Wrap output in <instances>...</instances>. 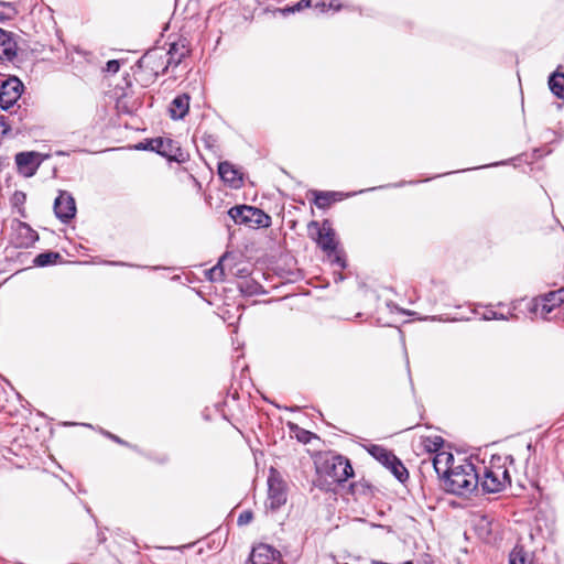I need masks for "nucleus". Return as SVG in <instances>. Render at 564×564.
Segmentation results:
<instances>
[{"mask_svg": "<svg viewBox=\"0 0 564 564\" xmlns=\"http://www.w3.org/2000/svg\"><path fill=\"white\" fill-rule=\"evenodd\" d=\"M318 478L315 486L324 491H330L335 485L345 482L354 476V469L348 458L337 454L324 455L316 466Z\"/></svg>", "mask_w": 564, "mask_h": 564, "instance_id": "1", "label": "nucleus"}, {"mask_svg": "<svg viewBox=\"0 0 564 564\" xmlns=\"http://www.w3.org/2000/svg\"><path fill=\"white\" fill-rule=\"evenodd\" d=\"M443 481L447 492L456 496H467L478 488L479 474L471 463L465 462L453 467Z\"/></svg>", "mask_w": 564, "mask_h": 564, "instance_id": "2", "label": "nucleus"}, {"mask_svg": "<svg viewBox=\"0 0 564 564\" xmlns=\"http://www.w3.org/2000/svg\"><path fill=\"white\" fill-rule=\"evenodd\" d=\"M479 485L486 494H497L511 485V477L501 458H492L489 467H484L482 477L479 476Z\"/></svg>", "mask_w": 564, "mask_h": 564, "instance_id": "3", "label": "nucleus"}, {"mask_svg": "<svg viewBox=\"0 0 564 564\" xmlns=\"http://www.w3.org/2000/svg\"><path fill=\"white\" fill-rule=\"evenodd\" d=\"M227 214L236 225H245L250 228H267L271 225V217L254 206L236 205Z\"/></svg>", "mask_w": 564, "mask_h": 564, "instance_id": "4", "label": "nucleus"}, {"mask_svg": "<svg viewBox=\"0 0 564 564\" xmlns=\"http://www.w3.org/2000/svg\"><path fill=\"white\" fill-rule=\"evenodd\" d=\"M137 149L150 150L170 161L177 163H184L187 160V154L182 150L178 143L170 138H154L147 141V143H140Z\"/></svg>", "mask_w": 564, "mask_h": 564, "instance_id": "5", "label": "nucleus"}, {"mask_svg": "<svg viewBox=\"0 0 564 564\" xmlns=\"http://www.w3.org/2000/svg\"><path fill=\"white\" fill-rule=\"evenodd\" d=\"M307 231L308 236L328 256L336 251V232L333 229L329 219H324L322 224H319L317 220L310 221L307 225Z\"/></svg>", "mask_w": 564, "mask_h": 564, "instance_id": "6", "label": "nucleus"}, {"mask_svg": "<svg viewBox=\"0 0 564 564\" xmlns=\"http://www.w3.org/2000/svg\"><path fill=\"white\" fill-rule=\"evenodd\" d=\"M368 453L381 463L391 474L402 484L409 479V471L403 465L402 460L397 457L391 451L381 445L372 444L367 447Z\"/></svg>", "mask_w": 564, "mask_h": 564, "instance_id": "7", "label": "nucleus"}, {"mask_svg": "<svg viewBox=\"0 0 564 564\" xmlns=\"http://www.w3.org/2000/svg\"><path fill=\"white\" fill-rule=\"evenodd\" d=\"M23 91L24 84L17 76H10L0 86V108L9 111L21 98Z\"/></svg>", "mask_w": 564, "mask_h": 564, "instance_id": "8", "label": "nucleus"}, {"mask_svg": "<svg viewBox=\"0 0 564 564\" xmlns=\"http://www.w3.org/2000/svg\"><path fill=\"white\" fill-rule=\"evenodd\" d=\"M11 242L17 248H30L39 240V234L26 223L20 219L11 220Z\"/></svg>", "mask_w": 564, "mask_h": 564, "instance_id": "9", "label": "nucleus"}, {"mask_svg": "<svg viewBox=\"0 0 564 564\" xmlns=\"http://www.w3.org/2000/svg\"><path fill=\"white\" fill-rule=\"evenodd\" d=\"M286 497L285 482L276 470L271 469L268 478V507L273 511L280 509L286 502Z\"/></svg>", "mask_w": 564, "mask_h": 564, "instance_id": "10", "label": "nucleus"}, {"mask_svg": "<svg viewBox=\"0 0 564 564\" xmlns=\"http://www.w3.org/2000/svg\"><path fill=\"white\" fill-rule=\"evenodd\" d=\"M564 303V286L550 291L539 297H535L532 302L531 311L535 314L540 313L541 316L546 319L547 315L561 304Z\"/></svg>", "mask_w": 564, "mask_h": 564, "instance_id": "11", "label": "nucleus"}, {"mask_svg": "<svg viewBox=\"0 0 564 564\" xmlns=\"http://www.w3.org/2000/svg\"><path fill=\"white\" fill-rule=\"evenodd\" d=\"M46 155H43L35 151H24L15 154V164L18 172L24 177L33 176Z\"/></svg>", "mask_w": 564, "mask_h": 564, "instance_id": "12", "label": "nucleus"}, {"mask_svg": "<svg viewBox=\"0 0 564 564\" xmlns=\"http://www.w3.org/2000/svg\"><path fill=\"white\" fill-rule=\"evenodd\" d=\"M284 564L279 550L267 543L253 546L247 564Z\"/></svg>", "mask_w": 564, "mask_h": 564, "instance_id": "13", "label": "nucleus"}, {"mask_svg": "<svg viewBox=\"0 0 564 564\" xmlns=\"http://www.w3.org/2000/svg\"><path fill=\"white\" fill-rule=\"evenodd\" d=\"M54 214L63 224H68L75 217L76 204L70 193L59 191L54 200Z\"/></svg>", "mask_w": 564, "mask_h": 564, "instance_id": "14", "label": "nucleus"}, {"mask_svg": "<svg viewBox=\"0 0 564 564\" xmlns=\"http://www.w3.org/2000/svg\"><path fill=\"white\" fill-rule=\"evenodd\" d=\"M17 35L0 28V61L12 63L18 56Z\"/></svg>", "mask_w": 564, "mask_h": 564, "instance_id": "15", "label": "nucleus"}, {"mask_svg": "<svg viewBox=\"0 0 564 564\" xmlns=\"http://www.w3.org/2000/svg\"><path fill=\"white\" fill-rule=\"evenodd\" d=\"M218 175L231 188L238 189L243 186L242 173L228 161L218 163Z\"/></svg>", "mask_w": 564, "mask_h": 564, "instance_id": "16", "label": "nucleus"}, {"mask_svg": "<svg viewBox=\"0 0 564 564\" xmlns=\"http://www.w3.org/2000/svg\"><path fill=\"white\" fill-rule=\"evenodd\" d=\"M188 42L186 39L182 37L176 42L170 44V48L167 51V63L163 69V73L167 69L169 66H177L188 55Z\"/></svg>", "mask_w": 564, "mask_h": 564, "instance_id": "17", "label": "nucleus"}, {"mask_svg": "<svg viewBox=\"0 0 564 564\" xmlns=\"http://www.w3.org/2000/svg\"><path fill=\"white\" fill-rule=\"evenodd\" d=\"M189 96L187 94L177 95L170 104L169 113L173 120H181L188 113Z\"/></svg>", "mask_w": 564, "mask_h": 564, "instance_id": "18", "label": "nucleus"}, {"mask_svg": "<svg viewBox=\"0 0 564 564\" xmlns=\"http://www.w3.org/2000/svg\"><path fill=\"white\" fill-rule=\"evenodd\" d=\"M454 460V457L451 453L441 452L435 455L433 458V467L443 480L446 478L447 474H449L453 467H448V464Z\"/></svg>", "mask_w": 564, "mask_h": 564, "instance_id": "19", "label": "nucleus"}, {"mask_svg": "<svg viewBox=\"0 0 564 564\" xmlns=\"http://www.w3.org/2000/svg\"><path fill=\"white\" fill-rule=\"evenodd\" d=\"M509 564H535L534 554L517 544L509 554Z\"/></svg>", "mask_w": 564, "mask_h": 564, "instance_id": "20", "label": "nucleus"}, {"mask_svg": "<svg viewBox=\"0 0 564 564\" xmlns=\"http://www.w3.org/2000/svg\"><path fill=\"white\" fill-rule=\"evenodd\" d=\"M549 87L554 96L564 100V74L554 72L549 77Z\"/></svg>", "mask_w": 564, "mask_h": 564, "instance_id": "21", "label": "nucleus"}, {"mask_svg": "<svg viewBox=\"0 0 564 564\" xmlns=\"http://www.w3.org/2000/svg\"><path fill=\"white\" fill-rule=\"evenodd\" d=\"M61 258L62 257L58 252L46 251V252H42V253L37 254L34 258L33 263L36 267L43 268V267H47V265L57 263L58 260H61Z\"/></svg>", "mask_w": 564, "mask_h": 564, "instance_id": "22", "label": "nucleus"}, {"mask_svg": "<svg viewBox=\"0 0 564 564\" xmlns=\"http://www.w3.org/2000/svg\"><path fill=\"white\" fill-rule=\"evenodd\" d=\"M289 427L300 443L308 444L313 438L317 437L314 433L300 427L295 423H289Z\"/></svg>", "mask_w": 564, "mask_h": 564, "instance_id": "23", "label": "nucleus"}, {"mask_svg": "<svg viewBox=\"0 0 564 564\" xmlns=\"http://www.w3.org/2000/svg\"><path fill=\"white\" fill-rule=\"evenodd\" d=\"M18 15L15 4L10 1L0 0V22L13 20Z\"/></svg>", "mask_w": 564, "mask_h": 564, "instance_id": "24", "label": "nucleus"}, {"mask_svg": "<svg viewBox=\"0 0 564 564\" xmlns=\"http://www.w3.org/2000/svg\"><path fill=\"white\" fill-rule=\"evenodd\" d=\"M422 444L424 448L430 453H440L438 451L444 445V440L442 436L435 435V436H426L423 437Z\"/></svg>", "mask_w": 564, "mask_h": 564, "instance_id": "25", "label": "nucleus"}, {"mask_svg": "<svg viewBox=\"0 0 564 564\" xmlns=\"http://www.w3.org/2000/svg\"><path fill=\"white\" fill-rule=\"evenodd\" d=\"M311 193L314 195V204L319 209H325L333 203L329 192L312 191Z\"/></svg>", "mask_w": 564, "mask_h": 564, "instance_id": "26", "label": "nucleus"}, {"mask_svg": "<svg viewBox=\"0 0 564 564\" xmlns=\"http://www.w3.org/2000/svg\"><path fill=\"white\" fill-rule=\"evenodd\" d=\"M221 257L216 265H214L210 270L207 271V276L212 282L223 281L225 278V272L223 268V259Z\"/></svg>", "mask_w": 564, "mask_h": 564, "instance_id": "27", "label": "nucleus"}, {"mask_svg": "<svg viewBox=\"0 0 564 564\" xmlns=\"http://www.w3.org/2000/svg\"><path fill=\"white\" fill-rule=\"evenodd\" d=\"M307 3H311V8L321 11H325L326 9H335L338 11L340 9L339 4H335V0H307Z\"/></svg>", "mask_w": 564, "mask_h": 564, "instance_id": "28", "label": "nucleus"}, {"mask_svg": "<svg viewBox=\"0 0 564 564\" xmlns=\"http://www.w3.org/2000/svg\"><path fill=\"white\" fill-rule=\"evenodd\" d=\"M200 140L206 149L213 152L218 150V137L216 134L204 131L200 135Z\"/></svg>", "mask_w": 564, "mask_h": 564, "instance_id": "29", "label": "nucleus"}, {"mask_svg": "<svg viewBox=\"0 0 564 564\" xmlns=\"http://www.w3.org/2000/svg\"><path fill=\"white\" fill-rule=\"evenodd\" d=\"M476 530L479 531L480 535L487 536L491 533V522L487 517H481L476 523Z\"/></svg>", "mask_w": 564, "mask_h": 564, "instance_id": "30", "label": "nucleus"}, {"mask_svg": "<svg viewBox=\"0 0 564 564\" xmlns=\"http://www.w3.org/2000/svg\"><path fill=\"white\" fill-rule=\"evenodd\" d=\"M303 8H311V3H307V0H301L292 7H286L282 10L284 14L286 13H295L301 11Z\"/></svg>", "mask_w": 564, "mask_h": 564, "instance_id": "31", "label": "nucleus"}, {"mask_svg": "<svg viewBox=\"0 0 564 564\" xmlns=\"http://www.w3.org/2000/svg\"><path fill=\"white\" fill-rule=\"evenodd\" d=\"M253 519V513L251 510H245L242 511L238 519H237V523L238 525H246L248 523H250Z\"/></svg>", "mask_w": 564, "mask_h": 564, "instance_id": "32", "label": "nucleus"}, {"mask_svg": "<svg viewBox=\"0 0 564 564\" xmlns=\"http://www.w3.org/2000/svg\"><path fill=\"white\" fill-rule=\"evenodd\" d=\"M26 200V195L23 192L17 191L12 197L13 207L23 206Z\"/></svg>", "mask_w": 564, "mask_h": 564, "instance_id": "33", "label": "nucleus"}, {"mask_svg": "<svg viewBox=\"0 0 564 564\" xmlns=\"http://www.w3.org/2000/svg\"><path fill=\"white\" fill-rule=\"evenodd\" d=\"M120 69V62L118 59H110L106 63V70L116 74Z\"/></svg>", "mask_w": 564, "mask_h": 564, "instance_id": "34", "label": "nucleus"}, {"mask_svg": "<svg viewBox=\"0 0 564 564\" xmlns=\"http://www.w3.org/2000/svg\"><path fill=\"white\" fill-rule=\"evenodd\" d=\"M104 434L107 437H109L111 441H113V442H116V443H118L120 445L128 446V447L133 448V449L137 448L135 446L129 444L128 442L123 441L122 438H120L119 436H117V435H115V434H112L110 432H104Z\"/></svg>", "mask_w": 564, "mask_h": 564, "instance_id": "35", "label": "nucleus"}, {"mask_svg": "<svg viewBox=\"0 0 564 564\" xmlns=\"http://www.w3.org/2000/svg\"><path fill=\"white\" fill-rule=\"evenodd\" d=\"M0 126L2 127L1 134L6 135L11 131V123L4 116L0 117Z\"/></svg>", "mask_w": 564, "mask_h": 564, "instance_id": "36", "label": "nucleus"}, {"mask_svg": "<svg viewBox=\"0 0 564 564\" xmlns=\"http://www.w3.org/2000/svg\"><path fill=\"white\" fill-rule=\"evenodd\" d=\"M333 263L337 264L340 269H345L347 267L346 260L340 254H335Z\"/></svg>", "mask_w": 564, "mask_h": 564, "instance_id": "37", "label": "nucleus"}, {"mask_svg": "<svg viewBox=\"0 0 564 564\" xmlns=\"http://www.w3.org/2000/svg\"><path fill=\"white\" fill-rule=\"evenodd\" d=\"M25 113H26V109L21 110V106H18V110H17V111H14V112H12L11 115H12L13 117H15V116H17V117H18V120H19V121H22V119H23V117H24V115H25Z\"/></svg>", "mask_w": 564, "mask_h": 564, "instance_id": "38", "label": "nucleus"}, {"mask_svg": "<svg viewBox=\"0 0 564 564\" xmlns=\"http://www.w3.org/2000/svg\"><path fill=\"white\" fill-rule=\"evenodd\" d=\"M487 319H507L503 314L497 312H490V316H486Z\"/></svg>", "mask_w": 564, "mask_h": 564, "instance_id": "39", "label": "nucleus"}, {"mask_svg": "<svg viewBox=\"0 0 564 564\" xmlns=\"http://www.w3.org/2000/svg\"><path fill=\"white\" fill-rule=\"evenodd\" d=\"M332 195V202L340 200L343 197V194L339 192H329Z\"/></svg>", "mask_w": 564, "mask_h": 564, "instance_id": "40", "label": "nucleus"}, {"mask_svg": "<svg viewBox=\"0 0 564 564\" xmlns=\"http://www.w3.org/2000/svg\"><path fill=\"white\" fill-rule=\"evenodd\" d=\"M344 279H345V276L343 275V273H340V272L339 273H336V272L334 273V281H335V283L341 282V281H344Z\"/></svg>", "mask_w": 564, "mask_h": 564, "instance_id": "41", "label": "nucleus"}, {"mask_svg": "<svg viewBox=\"0 0 564 564\" xmlns=\"http://www.w3.org/2000/svg\"><path fill=\"white\" fill-rule=\"evenodd\" d=\"M18 213L21 217L25 218L26 217V212H25V208L23 206H20L18 207Z\"/></svg>", "mask_w": 564, "mask_h": 564, "instance_id": "42", "label": "nucleus"}, {"mask_svg": "<svg viewBox=\"0 0 564 564\" xmlns=\"http://www.w3.org/2000/svg\"><path fill=\"white\" fill-rule=\"evenodd\" d=\"M152 57V52H148L140 61L139 63H142L144 61H149Z\"/></svg>", "mask_w": 564, "mask_h": 564, "instance_id": "43", "label": "nucleus"}, {"mask_svg": "<svg viewBox=\"0 0 564 564\" xmlns=\"http://www.w3.org/2000/svg\"><path fill=\"white\" fill-rule=\"evenodd\" d=\"M98 536H99L98 540L100 543L106 541V536L102 533H99Z\"/></svg>", "mask_w": 564, "mask_h": 564, "instance_id": "44", "label": "nucleus"}, {"mask_svg": "<svg viewBox=\"0 0 564 564\" xmlns=\"http://www.w3.org/2000/svg\"><path fill=\"white\" fill-rule=\"evenodd\" d=\"M505 163H506V162L494 163V164L484 165L482 167L497 166V165L505 164Z\"/></svg>", "mask_w": 564, "mask_h": 564, "instance_id": "45", "label": "nucleus"}, {"mask_svg": "<svg viewBox=\"0 0 564 564\" xmlns=\"http://www.w3.org/2000/svg\"><path fill=\"white\" fill-rule=\"evenodd\" d=\"M527 449H528L529 452L534 451V446L532 445V443H529V444H528Z\"/></svg>", "mask_w": 564, "mask_h": 564, "instance_id": "46", "label": "nucleus"}, {"mask_svg": "<svg viewBox=\"0 0 564 564\" xmlns=\"http://www.w3.org/2000/svg\"><path fill=\"white\" fill-rule=\"evenodd\" d=\"M111 264H115V265H127L126 263L123 262H110Z\"/></svg>", "mask_w": 564, "mask_h": 564, "instance_id": "47", "label": "nucleus"}]
</instances>
